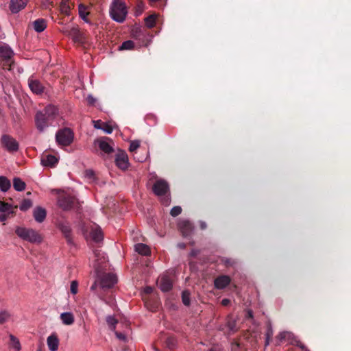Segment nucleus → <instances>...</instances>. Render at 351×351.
<instances>
[{
  "label": "nucleus",
  "mask_w": 351,
  "mask_h": 351,
  "mask_svg": "<svg viewBox=\"0 0 351 351\" xmlns=\"http://www.w3.org/2000/svg\"><path fill=\"white\" fill-rule=\"evenodd\" d=\"M109 12L110 17L118 23H123L128 14L127 7L123 0H112Z\"/></svg>",
  "instance_id": "obj_1"
},
{
  "label": "nucleus",
  "mask_w": 351,
  "mask_h": 351,
  "mask_svg": "<svg viewBox=\"0 0 351 351\" xmlns=\"http://www.w3.org/2000/svg\"><path fill=\"white\" fill-rule=\"evenodd\" d=\"M15 232L20 239L31 243L38 244L43 241V236L32 228L18 226L16 228Z\"/></svg>",
  "instance_id": "obj_2"
},
{
  "label": "nucleus",
  "mask_w": 351,
  "mask_h": 351,
  "mask_svg": "<svg viewBox=\"0 0 351 351\" xmlns=\"http://www.w3.org/2000/svg\"><path fill=\"white\" fill-rule=\"evenodd\" d=\"M169 191V184L165 180H158L153 185V191L154 194L160 197L162 203L165 206H169L170 204L171 199L168 195Z\"/></svg>",
  "instance_id": "obj_3"
},
{
  "label": "nucleus",
  "mask_w": 351,
  "mask_h": 351,
  "mask_svg": "<svg viewBox=\"0 0 351 351\" xmlns=\"http://www.w3.org/2000/svg\"><path fill=\"white\" fill-rule=\"evenodd\" d=\"M14 54L12 49L5 44H0V58L4 63L2 66L3 69L12 70V57Z\"/></svg>",
  "instance_id": "obj_4"
},
{
  "label": "nucleus",
  "mask_w": 351,
  "mask_h": 351,
  "mask_svg": "<svg viewBox=\"0 0 351 351\" xmlns=\"http://www.w3.org/2000/svg\"><path fill=\"white\" fill-rule=\"evenodd\" d=\"M56 141L59 145L63 146L69 145L73 139V134L69 128L59 130L56 135Z\"/></svg>",
  "instance_id": "obj_5"
},
{
  "label": "nucleus",
  "mask_w": 351,
  "mask_h": 351,
  "mask_svg": "<svg viewBox=\"0 0 351 351\" xmlns=\"http://www.w3.org/2000/svg\"><path fill=\"white\" fill-rule=\"evenodd\" d=\"M52 122L43 112L38 111L36 112L35 115V125L36 129L40 132H45L48 127L51 125Z\"/></svg>",
  "instance_id": "obj_6"
},
{
  "label": "nucleus",
  "mask_w": 351,
  "mask_h": 351,
  "mask_svg": "<svg viewBox=\"0 0 351 351\" xmlns=\"http://www.w3.org/2000/svg\"><path fill=\"white\" fill-rule=\"evenodd\" d=\"M93 255V267L96 271L99 273L100 269L106 267V265H104L106 264L107 258L105 253L100 250H94Z\"/></svg>",
  "instance_id": "obj_7"
},
{
  "label": "nucleus",
  "mask_w": 351,
  "mask_h": 351,
  "mask_svg": "<svg viewBox=\"0 0 351 351\" xmlns=\"http://www.w3.org/2000/svg\"><path fill=\"white\" fill-rule=\"evenodd\" d=\"M278 339L280 342L287 341L289 343L295 344L302 349H304L303 344L300 341L297 340L293 334L291 332L284 331L280 332L278 335Z\"/></svg>",
  "instance_id": "obj_8"
},
{
  "label": "nucleus",
  "mask_w": 351,
  "mask_h": 351,
  "mask_svg": "<svg viewBox=\"0 0 351 351\" xmlns=\"http://www.w3.org/2000/svg\"><path fill=\"white\" fill-rule=\"evenodd\" d=\"M117 281L116 275L112 273L104 274L99 278V283L102 288H111Z\"/></svg>",
  "instance_id": "obj_9"
},
{
  "label": "nucleus",
  "mask_w": 351,
  "mask_h": 351,
  "mask_svg": "<svg viewBox=\"0 0 351 351\" xmlns=\"http://www.w3.org/2000/svg\"><path fill=\"white\" fill-rule=\"evenodd\" d=\"M97 143L99 147L104 154H108L114 152V143L110 138L108 137H103L98 139Z\"/></svg>",
  "instance_id": "obj_10"
},
{
  "label": "nucleus",
  "mask_w": 351,
  "mask_h": 351,
  "mask_svg": "<svg viewBox=\"0 0 351 351\" xmlns=\"http://www.w3.org/2000/svg\"><path fill=\"white\" fill-rule=\"evenodd\" d=\"M115 162L119 169H127L129 166L128 154L123 151L119 152L116 155Z\"/></svg>",
  "instance_id": "obj_11"
},
{
  "label": "nucleus",
  "mask_w": 351,
  "mask_h": 351,
  "mask_svg": "<svg viewBox=\"0 0 351 351\" xmlns=\"http://www.w3.org/2000/svg\"><path fill=\"white\" fill-rule=\"evenodd\" d=\"M2 143L9 152H16L19 149V144L15 139L8 135L2 136Z\"/></svg>",
  "instance_id": "obj_12"
},
{
  "label": "nucleus",
  "mask_w": 351,
  "mask_h": 351,
  "mask_svg": "<svg viewBox=\"0 0 351 351\" xmlns=\"http://www.w3.org/2000/svg\"><path fill=\"white\" fill-rule=\"evenodd\" d=\"M157 284L161 291L164 292L169 291L172 287L171 279L166 274L161 275L158 278Z\"/></svg>",
  "instance_id": "obj_13"
},
{
  "label": "nucleus",
  "mask_w": 351,
  "mask_h": 351,
  "mask_svg": "<svg viewBox=\"0 0 351 351\" xmlns=\"http://www.w3.org/2000/svg\"><path fill=\"white\" fill-rule=\"evenodd\" d=\"M74 203V198L70 195H62L58 199V205L63 210L70 209Z\"/></svg>",
  "instance_id": "obj_14"
},
{
  "label": "nucleus",
  "mask_w": 351,
  "mask_h": 351,
  "mask_svg": "<svg viewBox=\"0 0 351 351\" xmlns=\"http://www.w3.org/2000/svg\"><path fill=\"white\" fill-rule=\"evenodd\" d=\"M178 227L184 237L189 236L193 230V228L191 223L186 219H182L178 223Z\"/></svg>",
  "instance_id": "obj_15"
},
{
  "label": "nucleus",
  "mask_w": 351,
  "mask_h": 351,
  "mask_svg": "<svg viewBox=\"0 0 351 351\" xmlns=\"http://www.w3.org/2000/svg\"><path fill=\"white\" fill-rule=\"evenodd\" d=\"M41 112H43L51 121H53L59 115L58 108L51 104L47 105Z\"/></svg>",
  "instance_id": "obj_16"
},
{
  "label": "nucleus",
  "mask_w": 351,
  "mask_h": 351,
  "mask_svg": "<svg viewBox=\"0 0 351 351\" xmlns=\"http://www.w3.org/2000/svg\"><path fill=\"white\" fill-rule=\"evenodd\" d=\"M58 162V158L51 154H43L41 157V164L44 167H53Z\"/></svg>",
  "instance_id": "obj_17"
},
{
  "label": "nucleus",
  "mask_w": 351,
  "mask_h": 351,
  "mask_svg": "<svg viewBox=\"0 0 351 351\" xmlns=\"http://www.w3.org/2000/svg\"><path fill=\"white\" fill-rule=\"evenodd\" d=\"M28 85L31 90L35 94L38 95L41 94L43 92V86L38 80L33 77H30L28 80Z\"/></svg>",
  "instance_id": "obj_18"
},
{
  "label": "nucleus",
  "mask_w": 351,
  "mask_h": 351,
  "mask_svg": "<svg viewBox=\"0 0 351 351\" xmlns=\"http://www.w3.org/2000/svg\"><path fill=\"white\" fill-rule=\"evenodd\" d=\"M27 2L28 0H11L10 4V11L14 14L18 13L26 6Z\"/></svg>",
  "instance_id": "obj_19"
},
{
  "label": "nucleus",
  "mask_w": 351,
  "mask_h": 351,
  "mask_svg": "<svg viewBox=\"0 0 351 351\" xmlns=\"http://www.w3.org/2000/svg\"><path fill=\"white\" fill-rule=\"evenodd\" d=\"M47 346L50 351H57L59 346V339L56 335L52 334L47 339Z\"/></svg>",
  "instance_id": "obj_20"
},
{
  "label": "nucleus",
  "mask_w": 351,
  "mask_h": 351,
  "mask_svg": "<svg viewBox=\"0 0 351 351\" xmlns=\"http://www.w3.org/2000/svg\"><path fill=\"white\" fill-rule=\"evenodd\" d=\"M230 282V278L227 276H221L215 280V287L218 289H224Z\"/></svg>",
  "instance_id": "obj_21"
},
{
  "label": "nucleus",
  "mask_w": 351,
  "mask_h": 351,
  "mask_svg": "<svg viewBox=\"0 0 351 351\" xmlns=\"http://www.w3.org/2000/svg\"><path fill=\"white\" fill-rule=\"evenodd\" d=\"M33 215L37 222L42 223L46 218V210L41 207H36L34 210Z\"/></svg>",
  "instance_id": "obj_22"
},
{
  "label": "nucleus",
  "mask_w": 351,
  "mask_h": 351,
  "mask_svg": "<svg viewBox=\"0 0 351 351\" xmlns=\"http://www.w3.org/2000/svg\"><path fill=\"white\" fill-rule=\"evenodd\" d=\"M62 323L66 326L72 325L75 322V317L71 312H64L60 315Z\"/></svg>",
  "instance_id": "obj_23"
},
{
  "label": "nucleus",
  "mask_w": 351,
  "mask_h": 351,
  "mask_svg": "<svg viewBox=\"0 0 351 351\" xmlns=\"http://www.w3.org/2000/svg\"><path fill=\"white\" fill-rule=\"evenodd\" d=\"M58 228L66 238L67 241L69 243H71V227L69 224L65 221L60 222L58 224Z\"/></svg>",
  "instance_id": "obj_24"
},
{
  "label": "nucleus",
  "mask_w": 351,
  "mask_h": 351,
  "mask_svg": "<svg viewBox=\"0 0 351 351\" xmlns=\"http://www.w3.org/2000/svg\"><path fill=\"white\" fill-rule=\"evenodd\" d=\"M90 237H91V239L95 241V242H100L103 240V233L101 232V229L98 227V226H95L94 228H92L91 230V232H90Z\"/></svg>",
  "instance_id": "obj_25"
},
{
  "label": "nucleus",
  "mask_w": 351,
  "mask_h": 351,
  "mask_svg": "<svg viewBox=\"0 0 351 351\" xmlns=\"http://www.w3.org/2000/svg\"><path fill=\"white\" fill-rule=\"evenodd\" d=\"M134 250L139 254L147 256L150 254V249L148 245L144 243H137L134 245Z\"/></svg>",
  "instance_id": "obj_26"
},
{
  "label": "nucleus",
  "mask_w": 351,
  "mask_h": 351,
  "mask_svg": "<svg viewBox=\"0 0 351 351\" xmlns=\"http://www.w3.org/2000/svg\"><path fill=\"white\" fill-rule=\"evenodd\" d=\"M14 208L10 204L0 201V213L13 214Z\"/></svg>",
  "instance_id": "obj_27"
},
{
  "label": "nucleus",
  "mask_w": 351,
  "mask_h": 351,
  "mask_svg": "<svg viewBox=\"0 0 351 351\" xmlns=\"http://www.w3.org/2000/svg\"><path fill=\"white\" fill-rule=\"evenodd\" d=\"M33 26L36 32H42L47 27L46 21L43 19H37L34 22Z\"/></svg>",
  "instance_id": "obj_28"
},
{
  "label": "nucleus",
  "mask_w": 351,
  "mask_h": 351,
  "mask_svg": "<svg viewBox=\"0 0 351 351\" xmlns=\"http://www.w3.org/2000/svg\"><path fill=\"white\" fill-rule=\"evenodd\" d=\"M68 35L75 41V42H81V33L79 29L73 27H72L68 32Z\"/></svg>",
  "instance_id": "obj_29"
},
{
  "label": "nucleus",
  "mask_w": 351,
  "mask_h": 351,
  "mask_svg": "<svg viewBox=\"0 0 351 351\" xmlns=\"http://www.w3.org/2000/svg\"><path fill=\"white\" fill-rule=\"evenodd\" d=\"M10 181L5 176H0V190L2 192H6L10 189Z\"/></svg>",
  "instance_id": "obj_30"
},
{
  "label": "nucleus",
  "mask_w": 351,
  "mask_h": 351,
  "mask_svg": "<svg viewBox=\"0 0 351 351\" xmlns=\"http://www.w3.org/2000/svg\"><path fill=\"white\" fill-rule=\"evenodd\" d=\"M13 187L17 191H22L25 189V183L19 178L13 179Z\"/></svg>",
  "instance_id": "obj_31"
},
{
  "label": "nucleus",
  "mask_w": 351,
  "mask_h": 351,
  "mask_svg": "<svg viewBox=\"0 0 351 351\" xmlns=\"http://www.w3.org/2000/svg\"><path fill=\"white\" fill-rule=\"evenodd\" d=\"M78 11L80 17L86 23H88L89 21L87 19L88 12L86 11V7L83 4H80L78 6Z\"/></svg>",
  "instance_id": "obj_32"
},
{
  "label": "nucleus",
  "mask_w": 351,
  "mask_h": 351,
  "mask_svg": "<svg viewBox=\"0 0 351 351\" xmlns=\"http://www.w3.org/2000/svg\"><path fill=\"white\" fill-rule=\"evenodd\" d=\"M10 346L15 350V351L21 350V344L19 339L12 335H10Z\"/></svg>",
  "instance_id": "obj_33"
},
{
  "label": "nucleus",
  "mask_w": 351,
  "mask_h": 351,
  "mask_svg": "<svg viewBox=\"0 0 351 351\" xmlns=\"http://www.w3.org/2000/svg\"><path fill=\"white\" fill-rule=\"evenodd\" d=\"M156 17V14H151L145 19L146 26L148 28H152L155 25Z\"/></svg>",
  "instance_id": "obj_34"
},
{
  "label": "nucleus",
  "mask_w": 351,
  "mask_h": 351,
  "mask_svg": "<svg viewBox=\"0 0 351 351\" xmlns=\"http://www.w3.org/2000/svg\"><path fill=\"white\" fill-rule=\"evenodd\" d=\"M32 206V202L30 199H25L22 201L19 206V208L22 211H26L30 208Z\"/></svg>",
  "instance_id": "obj_35"
},
{
  "label": "nucleus",
  "mask_w": 351,
  "mask_h": 351,
  "mask_svg": "<svg viewBox=\"0 0 351 351\" xmlns=\"http://www.w3.org/2000/svg\"><path fill=\"white\" fill-rule=\"evenodd\" d=\"M106 322L108 325L109 326L110 328L114 331L116 328V324H117V319L113 316H108L106 317Z\"/></svg>",
  "instance_id": "obj_36"
},
{
  "label": "nucleus",
  "mask_w": 351,
  "mask_h": 351,
  "mask_svg": "<svg viewBox=\"0 0 351 351\" xmlns=\"http://www.w3.org/2000/svg\"><path fill=\"white\" fill-rule=\"evenodd\" d=\"M11 317L10 313L7 310L0 311V324L7 322Z\"/></svg>",
  "instance_id": "obj_37"
},
{
  "label": "nucleus",
  "mask_w": 351,
  "mask_h": 351,
  "mask_svg": "<svg viewBox=\"0 0 351 351\" xmlns=\"http://www.w3.org/2000/svg\"><path fill=\"white\" fill-rule=\"evenodd\" d=\"M134 47V42L132 40H126L123 42L119 47V50H130Z\"/></svg>",
  "instance_id": "obj_38"
},
{
  "label": "nucleus",
  "mask_w": 351,
  "mask_h": 351,
  "mask_svg": "<svg viewBox=\"0 0 351 351\" xmlns=\"http://www.w3.org/2000/svg\"><path fill=\"white\" fill-rule=\"evenodd\" d=\"M78 291V282L76 280H73L70 285V292L73 295H75Z\"/></svg>",
  "instance_id": "obj_39"
},
{
  "label": "nucleus",
  "mask_w": 351,
  "mask_h": 351,
  "mask_svg": "<svg viewBox=\"0 0 351 351\" xmlns=\"http://www.w3.org/2000/svg\"><path fill=\"white\" fill-rule=\"evenodd\" d=\"M140 146V141L135 140L130 142L129 150L131 152L136 151Z\"/></svg>",
  "instance_id": "obj_40"
},
{
  "label": "nucleus",
  "mask_w": 351,
  "mask_h": 351,
  "mask_svg": "<svg viewBox=\"0 0 351 351\" xmlns=\"http://www.w3.org/2000/svg\"><path fill=\"white\" fill-rule=\"evenodd\" d=\"M182 302L184 305L189 306L190 304L189 293L187 291H183L182 294Z\"/></svg>",
  "instance_id": "obj_41"
},
{
  "label": "nucleus",
  "mask_w": 351,
  "mask_h": 351,
  "mask_svg": "<svg viewBox=\"0 0 351 351\" xmlns=\"http://www.w3.org/2000/svg\"><path fill=\"white\" fill-rule=\"evenodd\" d=\"M182 212V208L180 206H174L171 208V211H170V214L171 216L173 217H176L178 216V215H180Z\"/></svg>",
  "instance_id": "obj_42"
},
{
  "label": "nucleus",
  "mask_w": 351,
  "mask_h": 351,
  "mask_svg": "<svg viewBox=\"0 0 351 351\" xmlns=\"http://www.w3.org/2000/svg\"><path fill=\"white\" fill-rule=\"evenodd\" d=\"M84 176L87 179L94 180L95 179V173L92 169H86L84 171Z\"/></svg>",
  "instance_id": "obj_43"
},
{
  "label": "nucleus",
  "mask_w": 351,
  "mask_h": 351,
  "mask_svg": "<svg viewBox=\"0 0 351 351\" xmlns=\"http://www.w3.org/2000/svg\"><path fill=\"white\" fill-rule=\"evenodd\" d=\"M101 130L106 134H111L113 131L112 127L110 125H109L106 123H104V126H102Z\"/></svg>",
  "instance_id": "obj_44"
},
{
  "label": "nucleus",
  "mask_w": 351,
  "mask_h": 351,
  "mask_svg": "<svg viewBox=\"0 0 351 351\" xmlns=\"http://www.w3.org/2000/svg\"><path fill=\"white\" fill-rule=\"evenodd\" d=\"M144 3L142 1L138 3L136 5V15L138 16L141 14L144 9Z\"/></svg>",
  "instance_id": "obj_45"
},
{
  "label": "nucleus",
  "mask_w": 351,
  "mask_h": 351,
  "mask_svg": "<svg viewBox=\"0 0 351 351\" xmlns=\"http://www.w3.org/2000/svg\"><path fill=\"white\" fill-rule=\"evenodd\" d=\"M116 337L117 339H119V340L121 341H126L127 340V337L126 335L123 333V332H117L116 330L114 331Z\"/></svg>",
  "instance_id": "obj_46"
},
{
  "label": "nucleus",
  "mask_w": 351,
  "mask_h": 351,
  "mask_svg": "<svg viewBox=\"0 0 351 351\" xmlns=\"http://www.w3.org/2000/svg\"><path fill=\"white\" fill-rule=\"evenodd\" d=\"M93 123H94V127L96 129L101 130L102 126H104V122H102L100 120L94 121Z\"/></svg>",
  "instance_id": "obj_47"
},
{
  "label": "nucleus",
  "mask_w": 351,
  "mask_h": 351,
  "mask_svg": "<svg viewBox=\"0 0 351 351\" xmlns=\"http://www.w3.org/2000/svg\"><path fill=\"white\" fill-rule=\"evenodd\" d=\"M11 214L0 213V221H5Z\"/></svg>",
  "instance_id": "obj_48"
},
{
  "label": "nucleus",
  "mask_w": 351,
  "mask_h": 351,
  "mask_svg": "<svg viewBox=\"0 0 351 351\" xmlns=\"http://www.w3.org/2000/svg\"><path fill=\"white\" fill-rule=\"evenodd\" d=\"M96 99L95 97H93L92 95H88L87 97V101L89 104L93 105L95 102Z\"/></svg>",
  "instance_id": "obj_49"
},
{
  "label": "nucleus",
  "mask_w": 351,
  "mask_h": 351,
  "mask_svg": "<svg viewBox=\"0 0 351 351\" xmlns=\"http://www.w3.org/2000/svg\"><path fill=\"white\" fill-rule=\"evenodd\" d=\"M272 335H273L272 329L271 328H269L267 331L266 337H267V339H270Z\"/></svg>",
  "instance_id": "obj_50"
},
{
  "label": "nucleus",
  "mask_w": 351,
  "mask_h": 351,
  "mask_svg": "<svg viewBox=\"0 0 351 351\" xmlns=\"http://www.w3.org/2000/svg\"><path fill=\"white\" fill-rule=\"evenodd\" d=\"M230 300L227 298H224L221 300V304L223 306H227L230 303Z\"/></svg>",
  "instance_id": "obj_51"
},
{
  "label": "nucleus",
  "mask_w": 351,
  "mask_h": 351,
  "mask_svg": "<svg viewBox=\"0 0 351 351\" xmlns=\"http://www.w3.org/2000/svg\"><path fill=\"white\" fill-rule=\"evenodd\" d=\"M247 317L249 318L253 317V312L252 310H247Z\"/></svg>",
  "instance_id": "obj_52"
},
{
  "label": "nucleus",
  "mask_w": 351,
  "mask_h": 351,
  "mask_svg": "<svg viewBox=\"0 0 351 351\" xmlns=\"http://www.w3.org/2000/svg\"><path fill=\"white\" fill-rule=\"evenodd\" d=\"M199 225L202 230H204L206 228V223L204 221H200Z\"/></svg>",
  "instance_id": "obj_53"
},
{
  "label": "nucleus",
  "mask_w": 351,
  "mask_h": 351,
  "mask_svg": "<svg viewBox=\"0 0 351 351\" xmlns=\"http://www.w3.org/2000/svg\"><path fill=\"white\" fill-rule=\"evenodd\" d=\"M145 293H150L152 292V288L151 287H147L145 289Z\"/></svg>",
  "instance_id": "obj_54"
},
{
  "label": "nucleus",
  "mask_w": 351,
  "mask_h": 351,
  "mask_svg": "<svg viewBox=\"0 0 351 351\" xmlns=\"http://www.w3.org/2000/svg\"><path fill=\"white\" fill-rule=\"evenodd\" d=\"M66 1H67V0H62V9H63V8H65V9L69 8V7H67V6L66 5Z\"/></svg>",
  "instance_id": "obj_55"
},
{
  "label": "nucleus",
  "mask_w": 351,
  "mask_h": 351,
  "mask_svg": "<svg viewBox=\"0 0 351 351\" xmlns=\"http://www.w3.org/2000/svg\"><path fill=\"white\" fill-rule=\"evenodd\" d=\"M97 287V282H95L91 287H90V290L91 291H94Z\"/></svg>",
  "instance_id": "obj_56"
},
{
  "label": "nucleus",
  "mask_w": 351,
  "mask_h": 351,
  "mask_svg": "<svg viewBox=\"0 0 351 351\" xmlns=\"http://www.w3.org/2000/svg\"><path fill=\"white\" fill-rule=\"evenodd\" d=\"M269 341H270V339H267V337H266V339H265V346H267L269 344Z\"/></svg>",
  "instance_id": "obj_57"
},
{
  "label": "nucleus",
  "mask_w": 351,
  "mask_h": 351,
  "mask_svg": "<svg viewBox=\"0 0 351 351\" xmlns=\"http://www.w3.org/2000/svg\"><path fill=\"white\" fill-rule=\"evenodd\" d=\"M229 327L231 330H233V326H229Z\"/></svg>",
  "instance_id": "obj_58"
},
{
  "label": "nucleus",
  "mask_w": 351,
  "mask_h": 351,
  "mask_svg": "<svg viewBox=\"0 0 351 351\" xmlns=\"http://www.w3.org/2000/svg\"><path fill=\"white\" fill-rule=\"evenodd\" d=\"M226 263L227 265L230 264V263H229L228 261H226Z\"/></svg>",
  "instance_id": "obj_59"
},
{
  "label": "nucleus",
  "mask_w": 351,
  "mask_h": 351,
  "mask_svg": "<svg viewBox=\"0 0 351 351\" xmlns=\"http://www.w3.org/2000/svg\"><path fill=\"white\" fill-rule=\"evenodd\" d=\"M37 351H41V350H37Z\"/></svg>",
  "instance_id": "obj_60"
}]
</instances>
